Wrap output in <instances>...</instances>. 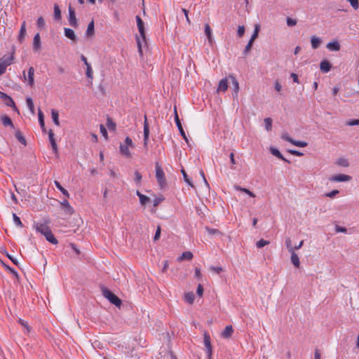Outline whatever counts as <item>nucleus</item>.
I'll list each match as a JSON object with an SVG mask.
<instances>
[{
  "label": "nucleus",
  "instance_id": "4d7b16f0",
  "mask_svg": "<svg viewBox=\"0 0 359 359\" xmlns=\"http://www.w3.org/2000/svg\"><path fill=\"white\" fill-rule=\"evenodd\" d=\"M100 130L101 134L107 139V131L105 127L103 125L100 126Z\"/></svg>",
  "mask_w": 359,
  "mask_h": 359
},
{
  "label": "nucleus",
  "instance_id": "4be33fe9",
  "mask_svg": "<svg viewBox=\"0 0 359 359\" xmlns=\"http://www.w3.org/2000/svg\"><path fill=\"white\" fill-rule=\"evenodd\" d=\"M228 89V81L227 79H222L218 85L217 91L225 92Z\"/></svg>",
  "mask_w": 359,
  "mask_h": 359
},
{
  "label": "nucleus",
  "instance_id": "bf43d9fd",
  "mask_svg": "<svg viewBox=\"0 0 359 359\" xmlns=\"http://www.w3.org/2000/svg\"><path fill=\"white\" fill-rule=\"evenodd\" d=\"M196 293L199 297H202L203 294V287L201 284H199L197 287Z\"/></svg>",
  "mask_w": 359,
  "mask_h": 359
},
{
  "label": "nucleus",
  "instance_id": "8fccbe9b",
  "mask_svg": "<svg viewBox=\"0 0 359 359\" xmlns=\"http://www.w3.org/2000/svg\"><path fill=\"white\" fill-rule=\"evenodd\" d=\"M164 200V198L163 196L156 197L153 201V205L154 207H156L159 205L161 202H162Z\"/></svg>",
  "mask_w": 359,
  "mask_h": 359
},
{
  "label": "nucleus",
  "instance_id": "13d9d810",
  "mask_svg": "<svg viewBox=\"0 0 359 359\" xmlns=\"http://www.w3.org/2000/svg\"><path fill=\"white\" fill-rule=\"evenodd\" d=\"M245 33V27L244 26H238L237 34L238 35L241 37L243 36Z\"/></svg>",
  "mask_w": 359,
  "mask_h": 359
},
{
  "label": "nucleus",
  "instance_id": "72a5a7b5",
  "mask_svg": "<svg viewBox=\"0 0 359 359\" xmlns=\"http://www.w3.org/2000/svg\"><path fill=\"white\" fill-rule=\"evenodd\" d=\"M55 183V187L66 196V197H69V194L67 191V190H66L61 184L60 183L58 182V181H55L54 182Z\"/></svg>",
  "mask_w": 359,
  "mask_h": 359
},
{
  "label": "nucleus",
  "instance_id": "20e7f679",
  "mask_svg": "<svg viewBox=\"0 0 359 359\" xmlns=\"http://www.w3.org/2000/svg\"><path fill=\"white\" fill-rule=\"evenodd\" d=\"M14 60V51L10 55H4L0 59V76L5 73L6 67L11 65Z\"/></svg>",
  "mask_w": 359,
  "mask_h": 359
},
{
  "label": "nucleus",
  "instance_id": "6ab92c4d",
  "mask_svg": "<svg viewBox=\"0 0 359 359\" xmlns=\"http://www.w3.org/2000/svg\"><path fill=\"white\" fill-rule=\"evenodd\" d=\"M136 194L140 198V203L142 206H146L149 203H150V198L141 194L139 191H136Z\"/></svg>",
  "mask_w": 359,
  "mask_h": 359
},
{
  "label": "nucleus",
  "instance_id": "dca6fc26",
  "mask_svg": "<svg viewBox=\"0 0 359 359\" xmlns=\"http://www.w3.org/2000/svg\"><path fill=\"white\" fill-rule=\"evenodd\" d=\"M64 31H65V35L67 38L69 39L73 42L77 41V37H76L73 29H72L70 28H65Z\"/></svg>",
  "mask_w": 359,
  "mask_h": 359
},
{
  "label": "nucleus",
  "instance_id": "f3484780",
  "mask_svg": "<svg viewBox=\"0 0 359 359\" xmlns=\"http://www.w3.org/2000/svg\"><path fill=\"white\" fill-rule=\"evenodd\" d=\"M233 329L231 325H227L221 334V336L224 339H229L232 336Z\"/></svg>",
  "mask_w": 359,
  "mask_h": 359
},
{
  "label": "nucleus",
  "instance_id": "2eb2a0df",
  "mask_svg": "<svg viewBox=\"0 0 359 359\" xmlns=\"http://www.w3.org/2000/svg\"><path fill=\"white\" fill-rule=\"evenodd\" d=\"M149 135V126L147 122V116H144V144L147 146Z\"/></svg>",
  "mask_w": 359,
  "mask_h": 359
},
{
  "label": "nucleus",
  "instance_id": "6e6552de",
  "mask_svg": "<svg viewBox=\"0 0 359 359\" xmlns=\"http://www.w3.org/2000/svg\"><path fill=\"white\" fill-rule=\"evenodd\" d=\"M135 18L137 21L138 31L140 32V37L142 38V41L143 42H146V33L144 26V22L139 15H137Z\"/></svg>",
  "mask_w": 359,
  "mask_h": 359
},
{
  "label": "nucleus",
  "instance_id": "0e129e2a",
  "mask_svg": "<svg viewBox=\"0 0 359 359\" xmlns=\"http://www.w3.org/2000/svg\"><path fill=\"white\" fill-rule=\"evenodd\" d=\"M19 323H20L22 326H24V327L27 329V332H30V330H31V327L27 325V323H25V322L24 320H22V319H19Z\"/></svg>",
  "mask_w": 359,
  "mask_h": 359
},
{
  "label": "nucleus",
  "instance_id": "f257e3e1",
  "mask_svg": "<svg viewBox=\"0 0 359 359\" xmlns=\"http://www.w3.org/2000/svg\"><path fill=\"white\" fill-rule=\"evenodd\" d=\"M36 231L43 235L46 239L53 245H57L58 241L55 237L52 231L50 229L48 226H35Z\"/></svg>",
  "mask_w": 359,
  "mask_h": 359
},
{
  "label": "nucleus",
  "instance_id": "2f4dec72",
  "mask_svg": "<svg viewBox=\"0 0 359 359\" xmlns=\"http://www.w3.org/2000/svg\"><path fill=\"white\" fill-rule=\"evenodd\" d=\"M195 299V295L193 292H187L184 294V301L187 303L192 304Z\"/></svg>",
  "mask_w": 359,
  "mask_h": 359
},
{
  "label": "nucleus",
  "instance_id": "052dcab7",
  "mask_svg": "<svg viewBox=\"0 0 359 359\" xmlns=\"http://www.w3.org/2000/svg\"><path fill=\"white\" fill-rule=\"evenodd\" d=\"M338 194H339L338 190H333L329 193L325 194V196L329 197V198H333Z\"/></svg>",
  "mask_w": 359,
  "mask_h": 359
},
{
  "label": "nucleus",
  "instance_id": "b1692460",
  "mask_svg": "<svg viewBox=\"0 0 359 359\" xmlns=\"http://www.w3.org/2000/svg\"><path fill=\"white\" fill-rule=\"evenodd\" d=\"M290 253H291V258H290L291 262L296 268H299V265H300V262H299V259L297 254L295 253L294 251L291 252Z\"/></svg>",
  "mask_w": 359,
  "mask_h": 359
},
{
  "label": "nucleus",
  "instance_id": "c756f323",
  "mask_svg": "<svg viewBox=\"0 0 359 359\" xmlns=\"http://www.w3.org/2000/svg\"><path fill=\"white\" fill-rule=\"evenodd\" d=\"M51 116H52L54 123L56 126H59L60 121H59V114H58L57 111L55 109H52L51 110Z\"/></svg>",
  "mask_w": 359,
  "mask_h": 359
},
{
  "label": "nucleus",
  "instance_id": "e2e57ef3",
  "mask_svg": "<svg viewBox=\"0 0 359 359\" xmlns=\"http://www.w3.org/2000/svg\"><path fill=\"white\" fill-rule=\"evenodd\" d=\"M335 231L337 233L338 232H342L346 233L347 231L345 227L341 226H336Z\"/></svg>",
  "mask_w": 359,
  "mask_h": 359
},
{
  "label": "nucleus",
  "instance_id": "49530a36",
  "mask_svg": "<svg viewBox=\"0 0 359 359\" xmlns=\"http://www.w3.org/2000/svg\"><path fill=\"white\" fill-rule=\"evenodd\" d=\"M259 29V26L258 25H257L255 26V32H254L253 34L252 35L251 39H250V40H252V42H254V41L257 38Z\"/></svg>",
  "mask_w": 359,
  "mask_h": 359
},
{
  "label": "nucleus",
  "instance_id": "09e8293b",
  "mask_svg": "<svg viewBox=\"0 0 359 359\" xmlns=\"http://www.w3.org/2000/svg\"><path fill=\"white\" fill-rule=\"evenodd\" d=\"M297 23V21L295 19H292L290 18H287V25L288 27H293L296 25Z\"/></svg>",
  "mask_w": 359,
  "mask_h": 359
},
{
  "label": "nucleus",
  "instance_id": "5fc2aeb1",
  "mask_svg": "<svg viewBox=\"0 0 359 359\" xmlns=\"http://www.w3.org/2000/svg\"><path fill=\"white\" fill-rule=\"evenodd\" d=\"M37 25L40 28H43L45 26V21L43 17H39L37 19Z\"/></svg>",
  "mask_w": 359,
  "mask_h": 359
},
{
  "label": "nucleus",
  "instance_id": "ddd939ff",
  "mask_svg": "<svg viewBox=\"0 0 359 359\" xmlns=\"http://www.w3.org/2000/svg\"><path fill=\"white\" fill-rule=\"evenodd\" d=\"M34 69L33 67H30L29 68V70H28V74H27V76L25 75V72H23V76H24V79L25 80H27L28 81V84L32 87L34 85Z\"/></svg>",
  "mask_w": 359,
  "mask_h": 359
},
{
  "label": "nucleus",
  "instance_id": "412c9836",
  "mask_svg": "<svg viewBox=\"0 0 359 359\" xmlns=\"http://www.w3.org/2000/svg\"><path fill=\"white\" fill-rule=\"evenodd\" d=\"M205 34L208 38L210 45L213 44V38L212 36L211 27L208 24L205 25Z\"/></svg>",
  "mask_w": 359,
  "mask_h": 359
},
{
  "label": "nucleus",
  "instance_id": "37998d69",
  "mask_svg": "<svg viewBox=\"0 0 359 359\" xmlns=\"http://www.w3.org/2000/svg\"><path fill=\"white\" fill-rule=\"evenodd\" d=\"M285 245H286V247H287V250H288V251L290 252L294 251V248L292 245V241H291V239L290 238H286V240H285Z\"/></svg>",
  "mask_w": 359,
  "mask_h": 359
},
{
  "label": "nucleus",
  "instance_id": "79ce46f5",
  "mask_svg": "<svg viewBox=\"0 0 359 359\" xmlns=\"http://www.w3.org/2000/svg\"><path fill=\"white\" fill-rule=\"evenodd\" d=\"M337 164L343 167H348L349 165L348 160L343 158L338 159Z\"/></svg>",
  "mask_w": 359,
  "mask_h": 359
},
{
  "label": "nucleus",
  "instance_id": "39448f33",
  "mask_svg": "<svg viewBox=\"0 0 359 359\" xmlns=\"http://www.w3.org/2000/svg\"><path fill=\"white\" fill-rule=\"evenodd\" d=\"M155 169L156 177L157 179L158 183L160 185V187L163 188L166 184L165 173L158 163H156Z\"/></svg>",
  "mask_w": 359,
  "mask_h": 359
},
{
  "label": "nucleus",
  "instance_id": "4468645a",
  "mask_svg": "<svg viewBox=\"0 0 359 359\" xmlns=\"http://www.w3.org/2000/svg\"><path fill=\"white\" fill-rule=\"evenodd\" d=\"M0 98H1L4 101L5 104L7 106L15 107V104L13 100L7 94L0 91Z\"/></svg>",
  "mask_w": 359,
  "mask_h": 359
},
{
  "label": "nucleus",
  "instance_id": "1a4fd4ad",
  "mask_svg": "<svg viewBox=\"0 0 359 359\" xmlns=\"http://www.w3.org/2000/svg\"><path fill=\"white\" fill-rule=\"evenodd\" d=\"M81 60L83 62L84 65L86 67V76L88 77V79L90 80V81H92L93 79V71L90 64L88 62L87 58L83 55H81Z\"/></svg>",
  "mask_w": 359,
  "mask_h": 359
},
{
  "label": "nucleus",
  "instance_id": "a18cd8bd",
  "mask_svg": "<svg viewBox=\"0 0 359 359\" xmlns=\"http://www.w3.org/2000/svg\"><path fill=\"white\" fill-rule=\"evenodd\" d=\"M252 44H253V42L252 41V40H250L243 50L244 55H247L250 51Z\"/></svg>",
  "mask_w": 359,
  "mask_h": 359
},
{
  "label": "nucleus",
  "instance_id": "f8f14e48",
  "mask_svg": "<svg viewBox=\"0 0 359 359\" xmlns=\"http://www.w3.org/2000/svg\"><path fill=\"white\" fill-rule=\"evenodd\" d=\"M351 177L347 175L344 174H339L336 175H333L331 177H330V181L331 182H348L351 180Z\"/></svg>",
  "mask_w": 359,
  "mask_h": 359
},
{
  "label": "nucleus",
  "instance_id": "6e6d98bb",
  "mask_svg": "<svg viewBox=\"0 0 359 359\" xmlns=\"http://www.w3.org/2000/svg\"><path fill=\"white\" fill-rule=\"evenodd\" d=\"M69 245L75 252V253L77 255H79L81 254L80 250L76 247V245L74 243H69Z\"/></svg>",
  "mask_w": 359,
  "mask_h": 359
},
{
  "label": "nucleus",
  "instance_id": "7c9ffc66",
  "mask_svg": "<svg viewBox=\"0 0 359 359\" xmlns=\"http://www.w3.org/2000/svg\"><path fill=\"white\" fill-rule=\"evenodd\" d=\"M311 46L313 49H316L319 47L321 40L318 37L312 36L311 39Z\"/></svg>",
  "mask_w": 359,
  "mask_h": 359
},
{
  "label": "nucleus",
  "instance_id": "680f3d73",
  "mask_svg": "<svg viewBox=\"0 0 359 359\" xmlns=\"http://www.w3.org/2000/svg\"><path fill=\"white\" fill-rule=\"evenodd\" d=\"M48 138H49L50 143L55 142V138H54V133H53V130H51V129H50L48 131Z\"/></svg>",
  "mask_w": 359,
  "mask_h": 359
},
{
  "label": "nucleus",
  "instance_id": "f704fd0d",
  "mask_svg": "<svg viewBox=\"0 0 359 359\" xmlns=\"http://www.w3.org/2000/svg\"><path fill=\"white\" fill-rule=\"evenodd\" d=\"M94 21L92 20L88 25L87 29H86V35L87 36H92L94 34Z\"/></svg>",
  "mask_w": 359,
  "mask_h": 359
},
{
  "label": "nucleus",
  "instance_id": "423d86ee",
  "mask_svg": "<svg viewBox=\"0 0 359 359\" xmlns=\"http://www.w3.org/2000/svg\"><path fill=\"white\" fill-rule=\"evenodd\" d=\"M203 342L205 347V353L208 359H212V346L211 344V339L208 332L205 331L203 333Z\"/></svg>",
  "mask_w": 359,
  "mask_h": 359
},
{
  "label": "nucleus",
  "instance_id": "a19ab883",
  "mask_svg": "<svg viewBox=\"0 0 359 359\" xmlns=\"http://www.w3.org/2000/svg\"><path fill=\"white\" fill-rule=\"evenodd\" d=\"M3 265L8 271H10L16 278V279H19V276L15 269H12L11 267L5 264L4 263H3Z\"/></svg>",
  "mask_w": 359,
  "mask_h": 359
},
{
  "label": "nucleus",
  "instance_id": "7ed1b4c3",
  "mask_svg": "<svg viewBox=\"0 0 359 359\" xmlns=\"http://www.w3.org/2000/svg\"><path fill=\"white\" fill-rule=\"evenodd\" d=\"M135 146L131 138L127 137L125 140V144H120V153L126 158H132V154L129 150V147L133 148Z\"/></svg>",
  "mask_w": 359,
  "mask_h": 359
},
{
  "label": "nucleus",
  "instance_id": "a211bd4d",
  "mask_svg": "<svg viewBox=\"0 0 359 359\" xmlns=\"http://www.w3.org/2000/svg\"><path fill=\"white\" fill-rule=\"evenodd\" d=\"M331 67H332V65H331L330 62L327 60H323L320 64V69L324 73H327V72H330V70L331 69Z\"/></svg>",
  "mask_w": 359,
  "mask_h": 359
},
{
  "label": "nucleus",
  "instance_id": "de8ad7c7",
  "mask_svg": "<svg viewBox=\"0 0 359 359\" xmlns=\"http://www.w3.org/2000/svg\"><path fill=\"white\" fill-rule=\"evenodd\" d=\"M161 226H158L156 230V233H155V235H154V241L156 242V241H158L160 238V236H161Z\"/></svg>",
  "mask_w": 359,
  "mask_h": 359
},
{
  "label": "nucleus",
  "instance_id": "9b49d317",
  "mask_svg": "<svg viewBox=\"0 0 359 359\" xmlns=\"http://www.w3.org/2000/svg\"><path fill=\"white\" fill-rule=\"evenodd\" d=\"M174 111H175V123H176V125L180 130V133L181 134V135L183 137L184 140L188 143V138L183 130V128H182V126L181 124V122L180 121V118H179V116H178V114H177V108L176 107H175V109H174Z\"/></svg>",
  "mask_w": 359,
  "mask_h": 359
},
{
  "label": "nucleus",
  "instance_id": "864d4df0",
  "mask_svg": "<svg viewBox=\"0 0 359 359\" xmlns=\"http://www.w3.org/2000/svg\"><path fill=\"white\" fill-rule=\"evenodd\" d=\"M346 1L351 4V6L354 9L358 8V6H359L358 0H346Z\"/></svg>",
  "mask_w": 359,
  "mask_h": 359
},
{
  "label": "nucleus",
  "instance_id": "4c0bfd02",
  "mask_svg": "<svg viewBox=\"0 0 359 359\" xmlns=\"http://www.w3.org/2000/svg\"><path fill=\"white\" fill-rule=\"evenodd\" d=\"M26 102H27V107H28L29 109L30 110V111L32 113H34V105L32 99L31 97H27L26 99Z\"/></svg>",
  "mask_w": 359,
  "mask_h": 359
},
{
  "label": "nucleus",
  "instance_id": "c03bdc74",
  "mask_svg": "<svg viewBox=\"0 0 359 359\" xmlns=\"http://www.w3.org/2000/svg\"><path fill=\"white\" fill-rule=\"evenodd\" d=\"M268 244H269V241L261 239L258 242H257L256 245L258 248H262Z\"/></svg>",
  "mask_w": 359,
  "mask_h": 359
},
{
  "label": "nucleus",
  "instance_id": "9d476101",
  "mask_svg": "<svg viewBox=\"0 0 359 359\" xmlns=\"http://www.w3.org/2000/svg\"><path fill=\"white\" fill-rule=\"evenodd\" d=\"M68 11H69V23L72 27L76 28L79 26V24L77 22L74 9L71 6H69Z\"/></svg>",
  "mask_w": 359,
  "mask_h": 359
},
{
  "label": "nucleus",
  "instance_id": "473e14b6",
  "mask_svg": "<svg viewBox=\"0 0 359 359\" xmlns=\"http://www.w3.org/2000/svg\"><path fill=\"white\" fill-rule=\"evenodd\" d=\"M15 137L23 145L25 146L27 144L26 140H25V138L24 137V136L22 135V133L20 130H17L15 132Z\"/></svg>",
  "mask_w": 359,
  "mask_h": 359
},
{
  "label": "nucleus",
  "instance_id": "c9c22d12",
  "mask_svg": "<svg viewBox=\"0 0 359 359\" xmlns=\"http://www.w3.org/2000/svg\"><path fill=\"white\" fill-rule=\"evenodd\" d=\"M205 229L210 235H212V236L222 235V233L217 229L210 228L208 226H206Z\"/></svg>",
  "mask_w": 359,
  "mask_h": 359
},
{
  "label": "nucleus",
  "instance_id": "c85d7f7f",
  "mask_svg": "<svg viewBox=\"0 0 359 359\" xmlns=\"http://www.w3.org/2000/svg\"><path fill=\"white\" fill-rule=\"evenodd\" d=\"M193 258V254L190 251L184 252L182 255L178 258V260H191Z\"/></svg>",
  "mask_w": 359,
  "mask_h": 359
},
{
  "label": "nucleus",
  "instance_id": "603ef678",
  "mask_svg": "<svg viewBox=\"0 0 359 359\" xmlns=\"http://www.w3.org/2000/svg\"><path fill=\"white\" fill-rule=\"evenodd\" d=\"M142 180V175L138 172L135 171L134 180L137 184H139Z\"/></svg>",
  "mask_w": 359,
  "mask_h": 359
},
{
  "label": "nucleus",
  "instance_id": "338daca9",
  "mask_svg": "<svg viewBox=\"0 0 359 359\" xmlns=\"http://www.w3.org/2000/svg\"><path fill=\"white\" fill-rule=\"evenodd\" d=\"M348 126H357L359 125V118L351 120L347 123Z\"/></svg>",
  "mask_w": 359,
  "mask_h": 359
},
{
  "label": "nucleus",
  "instance_id": "a878e982",
  "mask_svg": "<svg viewBox=\"0 0 359 359\" xmlns=\"http://www.w3.org/2000/svg\"><path fill=\"white\" fill-rule=\"evenodd\" d=\"M327 48L330 50L338 51L340 49V45L338 41H332L327 44Z\"/></svg>",
  "mask_w": 359,
  "mask_h": 359
},
{
  "label": "nucleus",
  "instance_id": "5701e85b",
  "mask_svg": "<svg viewBox=\"0 0 359 359\" xmlns=\"http://www.w3.org/2000/svg\"><path fill=\"white\" fill-rule=\"evenodd\" d=\"M25 35H26V23L24 21L21 25V28H20V33L18 35V41L20 43H22L24 41Z\"/></svg>",
  "mask_w": 359,
  "mask_h": 359
},
{
  "label": "nucleus",
  "instance_id": "cd10ccee",
  "mask_svg": "<svg viewBox=\"0 0 359 359\" xmlns=\"http://www.w3.org/2000/svg\"><path fill=\"white\" fill-rule=\"evenodd\" d=\"M38 116H39V122L40 126H41L43 132H46L44 116H43V114L42 111L40 109L38 111Z\"/></svg>",
  "mask_w": 359,
  "mask_h": 359
},
{
  "label": "nucleus",
  "instance_id": "ea45409f",
  "mask_svg": "<svg viewBox=\"0 0 359 359\" xmlns=\"http://www.w3.org/2000/svg\"><path fill=\"white\" fill-rule=\"evenodd\" d=\"M231 79H232V83L233 86L234 91H235L236 94L237 95L238 93V90H239V83L235 77L231 76Z\"/></svg>",
  "mask_w": 359,
  "mask_h": 359
},
{
  "label": "nucleus",
  "instance_id": "bb28decb",
  "mask_svg": "<svg viewBox=\"0 0 359 359\" xmlns=\"http://www.w3.org/2000/svg\"><path fill=\"white\" fill-rule=\"evenodd\" d=\"M271 153L276 156L277 158H278L279 159H281L285 162H287V163H290V161L288 160H287L286 158H285L283 157V156L282 155V154L280 152V151L277 149H275V148H271Z\"/></svg>",
  "mask_w": 359,
  "mask_h": 359
},
{
  "label": "nucleus",
  "instance_id": "3c124183",
  "mask_svg": "<svg viewBox=\"0 0 359 359\" xmlns=\"http://www.w3.org/2000/svg\"><path fill=\"white\" fill-rule=\"evenodd\" d=\"M182 173L183 175V177H184V181L188 184H189L190 186L193 187V184H191V180H189V177H188V175L187 174V172H185L184 170H182Z\"/></svg>",
  "mask_w": 359,
  "mask_h": 359
},
{
  "label": "nucleus",
  "instance_id": "393cba45",
  "mask_svg": "<svg viewBox=\"0 0 359 359\" xmlns=\"http://www.w3.org/2000/svg\"><path fill=\"white\" fill-rule=\"evenodd\" d=\"M1 120L2 124L4 126H6H6H10L12 128H14V126H13V123L12 122V120L7 115L3 116L1 117Z\"/></svg>",
  "mask_w": 359,
  "mask_h": 359
},
{
  "label": "nucleus",
  "instance_id": "aec40b11",
  "mask_svg": "<svg viewBox=\"0 0 359 359\" xmlns=\"http://www.w3.org/2000/svg\"><path fill=\"white\" fill-rule=\"evenodd\" d=\"M33 48L36 51L41 48V37L39 33L36 34L34 36Z\"/></svg>",
  "mask_w": 359,
  "mask_h": 359
},
{
  "label": "nucleus",
  "instance_id": "f03ea898",
  "mask_svg": "<svg viewBox=\"0 0 359 359\" xmlns=\"http://www.w3.org/2000/svg\"><path fill=\"white\" fill-rule=\"evenodd\" d=\"M102 291L103 296L107 298L111 304H114L117 307L121 306L122 302L115 294H114L107 287H103Z\"/></svg>",
  "mask_w": 359,
  "mask_h": 359
},
{
  "label": "nucleus",
  "instance_id": "69168bd1",
  "mask_svg": "<svg viewBox=\"0 0 359 359\" xmlns=\"http://www.w3.org/2000/svg\"><path fill=\"white\" fill-rule=\"evenodd\" d=\"M210 270L219 274L222 271V268L219 266H211Z\"/></svg>",
  "mask_w": 359,
  "mask_h": 359
},
{
  "label": "nucleus",
  "instance_id": "774afa93",
  "mask_svg": "<svg viewBox=\"0 0 359 359\" xmlns=\"http://www.w3.org/2000/svg\"><path fill=\"white\" fill-rule=\"evenodd\" d=\"M13 217L15 224H22L20 217H18L15 214H13Z\"/></svg>",
  "mask_w": 359,
  "mask_h": 359
},
{
  "label": "nucleus",
  "instance_id": "0eeeda50",
  "mask_svg": "<svg viewBox=\"0 0 359 359\" xmlns=\"http://www.w3.org/2000/svg\"><path fill=\"white\" fill-rule=\"evenodd\" d=\"M281 137L283 140L290 142L293 145L299 147H305L308 144L306 142H304V141H297V140H293L292 138H291L290 137V135L287 133H283L281 135Z\"/></svg>",
  "mask_w": 359,
  "mask_h": 359
},
{
  "label": "nucleus",
  "instance_id": "e433bc0d",
  "mask_svg": "<svg viewBox=\"0 0 359 359\" xmlns=\"http://www.w3.org/2000/svg\"><path fill=\"white\" fill-rule=\"evenodd\" d=\"M54 18L55 20H60L61 18V11L57 4L54 5Z\"/></svg>",
  "mask_w": 359,
  "mask_h": 359
},
{
  "label": "nucleus",
  "instance_id": "58836bf2",
  "mask_svg": "<svg viewBox=\"0 0 359 359\" xmlns=\"http://www.w3.org/2000/svg\"><path fill=\"white\" fill-rule=\"evenodd\" d=\"M265 128L266 130L270 131L272 128V120L270 118H266L264 119Z\"/></svg>",
  "mask_w": 359,
  "mask_h": 359
}]
</instances>
